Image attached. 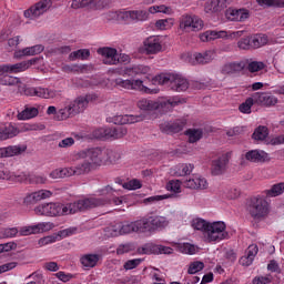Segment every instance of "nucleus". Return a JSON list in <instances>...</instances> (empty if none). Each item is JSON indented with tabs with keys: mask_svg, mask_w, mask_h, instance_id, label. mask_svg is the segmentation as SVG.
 Wrapping results in <instances>:
<instances>
[{
	"mask_svg": "<svg viewBox=\"0 0 284 284\" xmlns=\"http://www.w3.org/2000/svg\"><path fill=\"white\" fill-rule=\"evenodd\" d=\"M115 152L110 149L91 148L79 151L75 153L73 161H83L78 165L81 176L83 174H90L92 170L101 168L106 163H116Z\"/></svg>",
	"mask_w": 284,
	"mask_h": 284,
	"instance_id": "nucleus-1",
	"label": "nucleus"
},
{
	"mask_svg": "<svg viewBox=\"0 0 284 284\" xmlns=\"http://www.w3.org/2000/svg\"><path fill=\"white\" fill-rule=\"evenodd\" d=\"M90 200H79L73 203H47L41 204L34 209V213L38 216H68V214H77V212H83V207H90Z\"/></svg>",
	"mask_w": 284,
	"mask_h": 284,
	"instance_id": "nucleus-2",
	"label": "nucleus"
},
{
	"mask_svg": "<svg viewBox=\"0 0 284 284\" xmlns=\"http://www.w3.org/2000/svg\"><path fill=\"white\" fill-rule=\"evenodd\" d=\"M159 13L171 16L174 14V9L165 4L151 6L148 10L121 11L120 19H122L123 21H134L136 23L139 21H148V19H150V14Z\"/></svg>",
	"mask_w": 284,
	"mask_h": 284,
	"instance_id": "nucleus-3",
	"label": "nucleus"
},
{
	"mask_svg": "<svg viewBox=\"0 0 284 284\" xmlns=\"http://www.w3.org/2000/svg\"><path fill=\"white\" fill-rule=\"evenodd\" d=\"M119 190L106 185L104 187H102L99 191L100 196H104V197H87L83 199L82 201H91V203L89 204V206H84L83 211L85 210H92L94 207H102V205H108L113 204V205H121V203H123V200H121V197L116 196V194H119Z\"/></svg>",
	"mask_w": 284,
	"mask_h": 284,
	"instance_id": "nucleus-4",
	"label": "nucleus"
},
{
	"mask_svg": "<svg viewBox=\"0 0 284 284\" xmlns=\"http://www.w3.org/2000/svg\"><path fill=\"white\" fill-rule=\"evenodd\" d=\"M181 103V98L171 97L162 98L160 100L142 99L138 101V108L145 112H152L154 110H161L162 112H170V110L176 108Z\"/></svg>",
	"mask_w": 284,
	"mask_h": 284,
	"instance_id": "nucleus-5",
	"label": "nucleus"
},
{
	"mask_svg": "<svg viewBox=\"0 0 284 284\" xmlns=\"http://www.w3.org/2000/svg\"><path fill=\"white\" fill-rule=\"evenodd\" d=\"M154 85H166L173 92H185L190 88V82L187 79L179 74H158L152 79Z\"/></svg>",
	"mask_w": 284,
	"mask_h": 284,
	"instance_id": "nucleus-6",
	"label": "nucleus"
},
{
	"mask_svg": "<svg viewBox=\"0 0 284 284\" xmlns=\"http://www.w3.org/2000/svg\"><path fill=\"white\" fill-rule=\"evenodd\" d=\"M246 210L254 221H262V219L270 214V203L265 197L257 195L250 199Z\"/></svg>",
	"mask_w": 284,
	"mask_h": 284,
	"instance_id": "nucleus-7",
	"label": "nucleus"
},
{
	"mask_svg": "<svg viewBox=\"0 0 284 284\" xmlns=\"http://www.w3.org/2000/svg\"><path fill=\"white\" fill-rule=\"evenodd\" d=\"M140 221L143 234H154V232H161L170 225L168 217L154 214L143 216Z\"/></svg>",
	"mask_w": 284,
	"mask_h": 284,
	"instance_id": "nucleus-8",
	"label": "nucleus"
},
{
	"mask_svg": "<svg viewBox=\"0 0 284 284\" xmlns=\"http://www.w3.org/2000/svg\"><path fill=\"white\" fill-rule=\"evenodd\" d=\"M205 22L194 13H184L179 19V28L182 32H201Z\"/></svg>",
	"mask_w": 284,
	"mask_h": 284,
	"instance_id": "nucleus-9",
	"label": "nucleus"
},
{
	"mask_svg": "<svg viewBox=\"0 0 284 284\" xmlns=\"http://www.w3.org/2000/svg\"><path fill=\"white\" fill-rule=\"evenodd\" d=\"M226 227L224 222L210 223L206 233L204 234V239L207 243H221V241L230 239V233H227Z\"/></svg>",
	"mask_w": 284,
	"mask_h": 284,
	"instance_id": "nucleus-10",
	"label": "nucleus"
},
{
	"mask_svg": "<svg viewBox=\"0 0 284 284\" xmlns=\"http://www.w3.org/2000/svg\"><path fill=\"white\" fill-rule=\"evenodd\" d=\"M132 232H135V234H143V225L141 219L134 222L116 223L115 225L111 226L112 236L132 234Z\"/></svg>",
	"mask_w": 284,
	"mask_h": 284,
	"instance_id": "nucleus-11",
	"label": "nucleus"
},
{
	"mask_svg": "<svg viewBox=\"0 0 284 284\" xmlns=\"http://www.w3.org/2000/svg\"><path fill=\"white\" fill-rule=\"evenodd\" d=\"M115 88H122L123 90H139L145 94H158L159 89H150L143 85L141 80H124L123 78H116L114 81Z\"/></svg>",
	"mask_w": 284,
	"mask_h": 284,
	"instance_id": "nucleus-12",
	"label": "nucleus"
},
{
	"mask_svg": "<svg viewBox=\"0 0 284 284\" xmlns=\"http://www.w3.org/2000/svg\"><path fill=\"white\" fill-rule=\"evenodd\" d=\"M52 8V0H40L30 9L24 11L26 19H39L41 14H45Z\"/></svg>",
	"mask_w": 284,
	"mask_h": 284,
	"instance_id": "nucleus-13",
	"label": "nucleus"
},
{
	"mask_svg": "<svg viewBox=\"0 0 284 284\" xmlns=\"http://www.w3.org/2000/svg\"><path fill=\"white\" fill-rule=\"evenodd\" d=\"M26 97H38V99H55L59 91L43 87H27L24 89Z\"/></svg>",
	"mask_w": 284,
	"mask_h": 284,
	"instance_id": "nucleus-14",
	"label": "nucleus"
},
{
	"mask_svg": "<svg viewBox=\"0 0 284 284\" xmlns=\"http://www.w3.org/2000/svg\"><path fill=\"white\" fill-rule=\"evenodd\" d=\"M230 156H232V153L226 152L216 160L212 161L211 172L213 176H221V174L225 173V170H227V164L230 163Z\"/></svg>",
	"mask_w": 284,
	"mask_h": 284,
	"instance_id": "nucleus-15",
	"label": "nucleus"
},
{
	"mask_svg": "<svg viewBox=\"0 0 284 284\" xmlns=\"http://www.w3.org/2000/svg\"><path fill=\"white\" fill-rule=\"evenodd\" d=\"M214 59V51H205L202 53H187L186 60L191 65H205Z\"/></svg>",
	"mask_w": 284,
	"mask_h": 284,
	"instance_id": "nucleus-16",
	"label": "nucleus"
},
{
	"mask_svg": "<svg viewBox=\"0 0 284 284\" xmlns=\"http://www.w3.org/2000/svg\"><path fill=\"white\" fill-rule=\"evenodd\" d=\"M98 54L103 57V63L105 65H116L119 63V53L116 52V49L110 48V47H103L98 49Z\"/></svg>",
	"mask_w": 284,
	"mask_h": 284,
	"instance_id": "nucleus-17",
	"label": "nucleus"
},
{
	"mask_svg": "<svg viewBox=\"0 0 284 284\" xmlns=\"http://www.w3.org/2000/svg\"><path fill=\"white\" fill-rule=\"evenodd\" d=\"M50 196H52V192L49 190H40V191H36L31 194H28L24 200L23 203L24 205H27V207H30L31 205H37V203H39V201H43L45 199H50Z\"/></svg>",
	"mask_w": 284,
	"mask_h": 284,
	"instance_id": "nucleus-18",
	"label": "nucleus"
},
{
	"mask_svg": "<svg viewBox=\"0 0 284 284\" xmlns=\"http://www.w3.org/2000/svg\"><path fill=\"white\" fill-rule=\"evenodd\" d=\"M225 14L229 21H239L240 23H243L244 21H247V19H250V10L245 8H229Z\"/></svg>",
	"mask_w": 284,
	"mask_h": 284,
	"instance_id": "nucleus-19",
	"label": "nucleus"
},
{
	"mask_svg": "<svg viewBox=\"0 0 284 284\" xmlns=\"http://www.w3.org/2000/svg\"><path fill=\"white\" fill-rule=\"evenodd\" d=\"M163 50L161 38L151 36L144 40V51L146 54H159Z\"/></svg>",
	"mask_w": 284,
	"mask_h": 284,
	"instance_id": "nucleus-20",
	"label": "nucleus"
},
{
	"mask_svg": "<svg viewBox=\"0 0 284 284\" xmlns=\"http://www.w3.org/2000/svg\"><path fill=\"white\" fill-rule=\"evenodd\" d=\"M253 99L257 105H264L265 108H272L278 103V98L267 92H255Z\"/></svg>",
	"mask_w": 284,
	"mask_h": 284,
	"instance_id": "nucleus-21",
	"label": "nucleus"
},
{
	"mask_svg": "<svg viewBox=\"0 0 284 284\" xmlns=\"http://www.w3.org/2000/svg\"><path fill=\"white\" fill-rule=\"evenodd\" d=\"M69 176H81L79 166H69L63 169H55L50 173L51 179H65Z\"/></svg>",
	"mask_w": 284,
	"mask_h": 284,
	"instance_id": "nucleus-22",
	"label": "nucleus"
},
{
	"mask_svg": "<svg viewBox=\"0 0 284 284\" xmlns=\"http://www.w3.org/2000/svg\"><path fill=\"white\" fill-rule=\"evenodd\" d=\"M28 150L26 145H9L6 148H0V159H10L11 156H19Z\"/></svg>",
	"mask_w": 284,
	"mask_h": 284,
	"instance_id": "nucleus-23",
	"label": "nucleus"
},
{
	"mask_svg": "<svg viewBox=\"0 0 284 284\" xmlns=\"http://www.w3.org/2000/svg\"><path fill=\"white\" fill-rule=\"evenodd\" d=\"M92 95L78 97L71 103V108H73V112L77 114H81V112H85L90 101H92Z\"/></svg>",
	"mask_w": 284,
	"mask_h": 284,
	"instance_id": "nucleus-24",
	"label": "nucleus"
},
{
	"mask_svg": "<svg viewBox=\"0 0 284 284\" xmlns=\"http://www.w3.org/2000/svg\"><path fill=\"white\" fill-rule=\"evenodd\" d=\"M185 123L181 120H176L174 122H163L160 124V130L164 134H176L183 130Z\"/></svg>",
	"mask_w": 284,
	"mask_h": 284,
	"instance_id": "nucleus-25",
	"label": "nucleus"
},
{
	"mask_svg": "<svg viewBox=\"0 0 284 284\" xmlns=\"http://www.w3.org/2000/svg\"><path fill=\"white\" fill-rule=\"evenodd\" d=\"M183 185L189 190H207L209 184L205 178L194 175L193 178L185 180Z\"/></svg>",
	"mask_w": 284,
	"mask_h": 284,
	"instance_id": "nucleus-26",
	"label": "nucleus"
},
{
	"mask_svg": "<svg viewBox=\"0 0 284 284\" xmlns=\"http://www.w3.org/2000/svg\"><path fill=\"white\" fill-rule=\"evenodd\" d=\"M26 70H28V64H26V61L16 64H3L0 65V77L8 73L19 74V72H26Z\"/></svg>",
	"mask_w": 284,
	"mask_h": 284,
	"instance_id": "nucleus-27",
	"label": "nucleus"
},
{
	"mask_svg": "<svg viewBox=\"0 0 284 284\" xmlns=\"http://www.w3.org/2000/svg\"><path fill=\"white\" fill-rule=\"evenodd\" d=\"M45 50L43 44H36L33 47H27L24 49L18 50L14 52L16 59H21L22 57H34L37 54H41Z\"/></svg>",
	"mask_w": 284,
	"mask_h": 284,
	"instance_id": "nucleus-28",
	"label": "nucleus"
},
{
	"mask_svg": "<svg viewBox=\"0 0 284 284\" xmlns=\"http://www.w3.org/2000/svg\"><path fill=\"white\" fill-rule=\"evenodd\" d=\"M143 119H144L143 115H132V114L115 115L113 118V123L115 125H128L132 123H141Z\"/></svg>",
	"mask_w": 284,
	"mask_h": 284,
	"instance_id": "nucleus-29",
	"label": "nucleus"
},
{
	"mask_svg": "<svg viewBox=\"0 0 284 284\" xmlns=\"http://www.w3.org/2000/svg\"><path fill=\"white\" fill-rule=\"evenodd\" d=\"M19 134V129L12 123L0 125V141H7V139H14Z\"/></svg>",
	"mask_w": 284,
	"mask_h": 284,
	"instance_id": "nucleus-30",
	"label": "nucleus"
},
{
	"mask_svg": "<svg viewBox=\"0 0 284 284\" xmlns=\"http://www.w3.org/2000/svg\"><path fill=\"white\" fill-rule=\"evenodd\" d=\"M48 230V223L42 222L31 226H23L20 229V236H30V234H39Z\"/></svg>",
	"mask_w": 284,
	"mask_h": 284,
	"instance_id": "nucleus-31",
	"label": "nucleus"
},
{
	"mask_svg": "<svg viewBox=\"0 0 284 284\" xmlns=\"http://www.w3.org/2000/svg\"><path fill=\"white\" fill-rule=\"evenodd\" d=\"M215 39H227V31L207 30L200 34V40L204 43L207 41H214Z\"/></svg>",
	"mask_w": 284,
	"mask_h": 284,
	"instance_id": "nucleus-32",
	"label": "nucleus"
},
{
	"mask_svg": "<svg viewBox=\"0 0 284 284\" xmlns=\"http://www.w3.org/2000/svg\"><path fill=\"white\" fill-rule=\"evenodd\" d=\"M245 159L251 163H265L267 161V153L261 150H251L246 152Z\"/></svg>",
	"mask_w": 284,
	"mask_h": 284,
	"instance_id": "nucleus-33",
	"label": "nucleus"
},
{
	"mask_svg": "<svg viewBox=\"0 0 284 284\" xmlns=\"http://www.w3.org/2000/svg\"><path fill=\"white\" fill-rule=\"evenodd\" d=\"M245 70V62H230L222 68V74H239Z\"/></svg>",
	"mask_w": 284,
	"mask_h": 284,
	"instance_id": "nucleus-34",
	"label": "nucleus"
},
{
	"mask_svg": "<svg viewBox=\"0 0 284 284\" xmlns=\"http://www.w3.org/2000/svg\"><path fill=\"white\" fill-rule=\"evenodd\" d=\"M72 116H77V113H74V109L70 102L69 104H65L63 108L58 110L57 116H54V121H68V119H72Z\"/></svg>",
	"mask_w": 284,
	"mask_h": 284,
	"instance_id": "nucleus-35",
	"label": "nucleus"
},
{
	"mask_svg": "<svg viewBox=\"0 0 284 284\" xmlns=\"http://www.w3.org/2000/svg\"><path fill=\"white\" fill-rule=\"evenodd\" d=\"M258 254V246L250 245L246 252V256H242L240 263L245 267H250L254 263V257Z\"/></svg>",
	"mask_w": 284,
	"mask_h": 284,
	"instance_id": "nucleus-36",
	"label": "nucleus"
},
{
	"mask_svg": "<svg viewBox=\"0 0 284 284\" xmlns=\"http://www.w3.org/2000/svg\"><path fill=\"white\" fill-rule=\"evenodd\" d=\"M71 8L79 10V8H88L89 10H99L97 0H73Z\"/></svg>",
	"mask_w": 284,
	"mask_h": 284,
	"instance_id": "nucleus-37",
	"label": "nucleus"
},
{
	"mask_svg": "<svg viewBox=\"0 0 284 284\" xmlns=\"http://www.w3.org/2000/svg\"><path fill=\"white\" fill-rule=\"evenodd\" d=\"M148 72H150V67L135 65L124 69L122 77H136V74H148Z\"/></svg>",
	"mask_w": 284,
	"mask_h": 284,
	"instance_id": "nucleus-38",
	"label": "nucleus"
},
{
	"mask_svg": "<svg viewBox=\"0 0 284 284\" xmlns=\"http://www.w3.org/2000/svg\"><path fill=\"white\" fill-rule=\"evenodd\" d=\"M193 170H194V164L182 163V164H178L174 168V174L176 176H187V174H192Z\"/></svg>",
	"mask_w": 284,
	"mask_h": 284,
	"instance_id": "nucleus-39",
	"label": "nucleus"
},
{
	"mask_svg": "<svg viewBox=\"0 0 284 284\" xmlns=\"http://www.w3.org/2000/svg\"><path fill=\"white\" fill-rule=\"evenodd\" d=\"M284 193V182H280L274 184L270 190H265L264 194L267 199H274L276 196H281Z\"/></svg>",
	"mask_w": 284,
	"mask_h": 284,
	"instance_id": "nucleus-40",
	"label": "nucleus"
},
{
	"mask_svg": "<svg viewBox=\"0 0 284 284\" xmlns=\"http://www.w3.org/2000/svg\"><path fill=\"white\" fill-rule=\"evenodd\" d=\"M38 115H39V109L34 106H29L18 114V119L19 121H28L30 119H34V116H38Z\"/></svg>",
	"mask_w": 284,
	"mask_h": 284,
	"instance_id": "nucleus-41",
	"label": "nucleus"
},
{
	"mask_svg": "<svg viewBox=\"0 0 284 284\" xmlns=\"http://www.w3.org/2000/svg\"><path fill=\"white\" fill-rule=\"evenodd\" d=\"M267 136H270V130L264 125L257 126L252 134L254 141H265Z\"/></svg>",
	"mask_w": 284,
	"mask_h": 284,
	"instance_id": "nucleus-42",
	"label": "nucleus"
},
{
	"mask_svg": "<svg viewBox=\"0 0 284 284\" xmlns=\"http://www.w3.org/2000/svg\"><path fill=\"white\" fill-rule=\"evenodd\" d=\"M251 44L253 50H256V48H263V45H267V37L263 33L252 36Z\"/></svg>",
	"mask_w": 284,
	"mask_h": 284,
	"instance_id": "nucleus-43",
	"label": "nucleus"
},
{
	"mask_svg": "<svg viewBox=\"0 0 284 284\" xmlns=\"http://www.w3.org/2000/svg\"><path fill=\"white\" fill-rule=\"evenodd\" d=\"M99 254H87L81 257V264L84 267H95L97 263H99Z\"/></svg>",
	"mask_w": 284,
	"mask_h": 284,
	"instance_id": "nucleus-44",
	"label": "nucleus"
},
{
	"mask_svg": "<svg viewBox=\"0 0 284 284\" xmlns=\"http://www.w3.org/2000/svg\"><path fill=\"white\" fill-rule=\"evenodd\" d=\"M111 134V128H99L93 131L94 139L100 141H109Z\"/></svg>",
	"mask_w": 284,
	"mask_h": 284,
	"instance_id": "nucleus-45",
	"label": "nucleus"
},
{
	"mask_svg": "<svg viewBox=\"0 0 284 284\" xmlns=\"http://www.w3.org/2000/svg\"><path fill=\"white\" fill-rule=\"evenodd\" d=\"M192 227L194 230H197L203 233V236H205L207 232V227H210V222L203 220V219H195L192 222Z\"/></svg>",
	"mask_w": 284,
	"mask_h": 284,
	"instance_id": "nucleus-46",
	"label": "nucleus"
},
{
	"mask_svg": "<svg viewBox=\"0 0 284 284\" xmlns=\"http://www.w3.org/2000/svg\"><path fill=\"white\" fill-rule=\"evenodd\" d=\"M176 250L182 254H196V246H194V244L191 243H178Z\"/></svg>",
	"mask_w": 284,
	"mask_h": 284,
	"instance_id": "nucleus-47",
	"label": "nucleus"
},
{
	"mask_svg": "<svg viewBox=\"0 0 284 284\" xmlns=\"http://www.w3.org/2000/svg\"><path fill=\"white\" fill-rule=\"evenodd\" d=\"M221 11L222 9L217 0H209L204 6V12H206V14H214Z\"/></svg>",
	"mask_w": 284,
	"mask_h": 284,
	"instance_id": "nucleus-48",
	"label": "nucleus"
},
{
	"mask_svg": "<svg viewBox=\"0 0 284 284\" xmlns=\"http://www.w3.org/2000/svg\"><path fill=\"white\" fill-rule=\"evenodd\" d=\"M186 136H189L190 143H196L203 139V131L201 129H189L186 131Z\"/></svg>",
	"mask_w": 284,
	"mask_h": 284,
	"instance_id": "nucleus-49",
	"label": "nucleus"
},
{
	"mask_svg": "<svg viewBox=\"0 0 284 284\" xmlns=\"http://www.w3.org/2000/svg\"><path fill=\"white\" fill-rule=\"evenodd\" d=\"M128 134V128L120 125L116 128H111L110 139H123Z\"/></svg>",
	"mask_w": 284,
	"mask_h": 284,
	"instance_id": "nucleus-50",
	"label": "nucleus"
},
{
	"mask_svg": "<svg viewBox=\"0 0 284 284\" xmlns=\"http://www.w3.org/2000/svg\"><path fill=\"white\" fill-rule=\"evenodd\" d=\"M255 100H254V95H252L251 98H247L245 100V102H243L239 110L240 112H242L243 114H251L252 113V105H254Z\"/></svg>",
	"mask_w": 284,
	"mask_h": 284,
	"instance_id": "nucleus-51",
	"label": "nucleus"
},
{
	"mask_svg": "<svg viewBox=\"0 0 284 284\" xmlns=\"http://www.w3.org/2000/svg\"><path fill=\"white\" fill-rule=\"evenodd\" d=\"M90 57V50L88 49H80L78 51H73L70 53L69 59L71 61H77V59L85 60Z\"/></svg>",
	"mask_w": 284,
	"mask_h": 284,
	"instance_id": "nucleus-52",
	"label": "nucleus"
},
{
	"mask_svg": "<svg viewBox=\"0 0 284 284\" xmlns=\"http://www.w3.org/2000/svg\"><path fill=\"white\" fill-rule=\"evenodd\" d=\"M168 192H173V194H181V182L179 180H170L166 183Z\"/></svg>",
	"mask_w": 284,
	"mask_h": 284,
	"instance_id": "nucleus-53",
	"label": "nucleus"
},
{
	"mask_svg": "<svg viewBox=\"0 0 284 284\" xmlns=\"http://www.w3.org/2000/svg\"><path fill=\"white\" fill-rule=\"evenodd\" d=\"M247 70L251 73L261 72V70H265V63L261 61H252L247 64Z\"/></svg>",
	"mask_w": 284,
	"mask_h": 284,
	"instance_id": "nucleus-54",
	"label": "nucleus"
},
{
	"mask_svg": "<svg viewBox=\"0 0 284 284\" xmlns=\"http://www.w3.org/2000/svg\"><path fill=\"white\" fill-rule=\"evenodd\" d=\"M141 263H143V260L141 258H133V260H128L124 264H123V268L128 272L130 270H136V267H139L141 265Z\"/></svg>",
	"mask_w": 284,
	"mask_h": 284,
	"instance_id": "nucleus-55",
	"label": "nucleus"
},
{
	"mask_svg": "<svg viewBox=\"0 0 284 284\" xmlns=\"http://www.w3.org/2000/svg\"><path fill=\"white\" fill-rule=\"evenodd\" d=\"M143 186V184H141V181L133 179L129 182H124L122 184V187L124 190H141V187Z\"/></svg>",
	"mask_w": 284,
	"mask_h": 284,
	"instance_id": "nucleus-56",
	"label": "nucleus"
},
{
	"mask_svg": "<svg viewBox=\"0 0 284 284\" xmlns=\"http://www.w3.org/2000/svg\"><path fill=\"white\" fill-rule=\"evenodd\" d=\"M172 196H174V194L153 195L144 199V203L145 205L149 203H158V201H165V199H172Z\"/></svg>",
	"mask_w": 284,
	"mask_h": 284,
	"instance_id": "nucleus-57",
	"label": "nucleus"
},
{
	"mask_svg": "<svg viewBox=\"0 0 284 284\" xmlns=\"http://www.w3.org/2000/svg\"><path fill=\"white\" fill-rule=\"evenodd\" d=\"M205 267V264L203 262H192L189 266L187 274H197V272H201Z\"/></svg>",
	"mask_w": 284,
	"mask_h": 284,
	"instance_id": "nucleus-58",
	"label": "nucleus"
},
{
	"mask_svg": "<svg viewBox=\"0 0 284 284\" xmlns=\"http://www.w3.org/2000/svg\"><path fill=\"white\" fill-rule=\"evenodd\" d=\"M237 48L240 50H252V38L247 37V38H242L241 40H239L237 42Z\"/></svg>",
	"mask_w": 284,
	"mask_h": 284,
	"instance_id": "nucleus-59",
	"label": "nucleus"
},
{
	"mask_svg": "<svg viewBox=\"0 0 284 284\" xmlns=\"http://www.w3.org/2000/svg\"><path fill=\"white\" fill-rule=\"evenodd\" d=\"M17 234H19V229H17V227L2 230L3 239H14V236H17Z\"/></svg>",
	"mask_w": 284,
	"mask_h": 284,
	"instance_id": "nucleus-60",
	"label": "nucleus"
},
{
	"mask_svg": "<svg viewBox=\"0 0 284 284\" xmlns=\"http://www.w3.org/2000/svg\"><path fill=\"white\" fill-rule=\"evenodd\" d=\"M55 242H57V237L52 236V235H49V236L41 237L38 241V245H39V247H44V245H50V244L55 243Z\"/></svg>",
	"mask_w": 284,
	"mask_h": 284,
	"instance_id": "nucleus-61",
	"label": "nucleus"
},
{
	"mask_svg": "<svg viewBox=\"0 0 284 284\" xmlns=\"http://www.w3.org/2000/svg\"><path fill=\"white\" fill-rule=\"evenodd\" d=\"M252 283L253 284H270V283H272V278L270 276L260 275V276H255L252 280Z\"/></svg>",
	"mask_w": 284,
	"mask_h": 284,
	"instance_id": "nucleus-62",
	"label": "nucleus"
},
{
	"mask_svg": "<svg viewBox=\"0 0 284 284\" xmlns=\"http://www.w3.org/2000/svg\"><path fill=\"white\" fill-rule=\"evenodd\" d=\"M268 272H275L276 274H281V266L276 260H271L267 264Z\"/></svg>",
	"mask_w": 284,
	"mask_h": 284,
	"instance_id": "nucleus-63",
	"label": "nucleus"
},
{
	"mask_svg": "<svg viewBox=\"0 0 284 284\" xmlns=\"http://www.w3.org/2000/svg\"><path fill=\"white\" fill-rule=\"evenodd\" d=\"M72 145H74V139L67 138L59 142L58 148H72Z\"/></svg>",
	"mask_w": 284,
	"mask_h": 284,
	"instance_id": "nucleus-64",
	"label": "nucleus"
}]
</instances>
